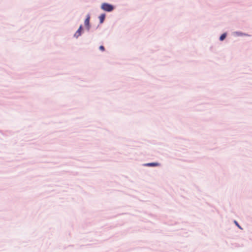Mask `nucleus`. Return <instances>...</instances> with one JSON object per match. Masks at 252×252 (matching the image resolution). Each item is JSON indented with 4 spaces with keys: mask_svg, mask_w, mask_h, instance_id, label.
<instances>
[{
    "mask_svg": "<svg viewBox=\"0 0 252 252\" xmlns=\"http://www.w3.org/2000/svg\"><path fill=\"white\" fill-rule=\"evenodd\" d=\"M101 8L103 10L107 11V12L112 11L114 9V7L112 5L107 3H102L101 5Z\"/></svg>",
    "mask_w": 252,
    "mask_h": 252,
    "instance_id": "1",
    "label": "nucleus"
},
{
    "mask_svg": "<svg viewBox=\"0 0 252 252\" xmlns=\"http://www.w3.org/2000/svg\"><path fill=\"white\" fill-rule=\"evenodd\" d=\"M82 31V26L81 25L79 27L78 30L77 31V32L75 33L74 36L76 38H78L79 36H80L81 35Z\"/></svg>",
    "mask_w": 252,
    "mask_h": 252,
    "instance_id": "2",
    "label": "nucleus"
},
{
    "mask_svg": "<svg viewBox=\"0 0 252 252\" xmlns=\"http://www.w3.org/2000/svg\"><path fill=\"white\" fill-rule=\"evenodd\" d=\"M90 18V17L89 15H88L84 22L85 25L87 27L88 30L90 29V25H89Z\"/></svg>",
    "mask_w": 252,
    "mask_h": 252,
    "instance_id": "3",
    "label": "nucleus"
},
{
    "mask_svg": "<svg viewBox=\"0 0 252 252\" xmlns=\"http://www.w3.org/2000/svg\"><path fill=\"white\" fill-rule=\"evenodd\" d=\"M159 165V164L157 162H152L146 164V165L147 166H158Z\"/></svg>",
    "mask_w": 252,
    "mask_h": 252,
    "instance_id": "4",
    "label": "nucleus"
},
{
    "mask_svg": "<svg viewBox=\"0 0 252 252\" xmlns=\"http://www.w3.org/2000/svg\"><path fill=\"white\" fill-rule=\"evenodd\" d=\"M105 17V15L104 14H102L99 16V19L100 23H102L104 20Z\"/></svg>",
    "mask_w": 252,
    "mask_h": 252,
    "instance_id": "5",
    "label": "nucleus"
},
{
    "mask_svg": "<svg viewBox=\"0 0 252 252\" xmlns=\"http://www.w3.org/2000/svg\"><path fill=\"white\" fill-rule=\"evenodd\" d=\"M226 34H225V33H223V34H222L220 36V40H221V41L223 40L225 38V37H226Z\"/></svg>",
    "mask_w": 252,
    "mask_h": 252,
    "instance_id": "6",
    "label": "nucleus"
},
{
    "mask_svg": "<svg viewBox=\"0 0 252 252\" xmlns=\"http://www.w3.org/2000/svg\"><path fill=\"white\" fill-rule=\"evenodd\" d=\"M99 49H100V50H101L102 51H104V50H105L104 46H102V45H101V46L99 47Z\"/></svg>",
    "mask_w": 252,
    "mask_h": 252,
    "instance_id": "7",
    "label": "nucleus"
},
{
    "mask_svg": "<svg viewBox=\"0 0 252 252\" xmlns=\"http://www.w3.org/2000/svg\"><path fill=\"white\" fill-rule=\"evenodd\" d=\"M238 35H245V36H249L248 34H245V33H238Z\"/></svg>",
    "mask_w": 252,
    "mask_h": 252,
    "instance_id": "8",
    "label": "nucleus"
},
{
    "mask_svg": "<svg viewBox=\"0 0 252 252\" xmlns=\"http://www.w3.org/2000/svg\"><path fill=\"white\" fill-rule=\"evenodd\" d=\"M235 223L239 228H241L236 221H235Z\"/></svg>",
    "mask_w": 252,
    "mask_h": 252,
    "instance_id": "9",
    "label": "nucleus"
}]
</instances>
